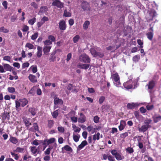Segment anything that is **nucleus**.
<instances>
[{
  "label": "nucleus",
  "instance_id": "nucleus-24",
  "mask_svg": "<svg viewBox=\"0 0 161 161\" xmlns=\"http://www.w3.org/2000/svg\"><path fill=\"white\" fill-rule=\"evenodd\" d=\"M51 48V47L50 46H45L43 48V51L44 54H47L50 51Z\"/></svg>",
  "mask_w": 161,
  "mask_h": 161
},
{
  "label": "nucleus",
  "instance_id": "nucleus-18",
  "mask_svg": "<svg viewBox=\"0 0 161 161\" xmlns=\"http://www.w3.org/2000/svg\"><path fill=\"white\" fill-rule=\"evenodd\" d=\"M146 36L148 39L152 41L153 37V32H148L146 34Z\"/></svg>",
  "mask_w": 161,
  "mask_h": 161
},
{
  "label": "nucleus",
  "instance_id": "nucleus-30",
  "mask_svg": "<svg viewBox=\"0 0 161 161\" xmlns=\"http://www.w3.org/2000/svg\"><path fill=\"white\" fill-rule=\"evenodd\" d=\"M71 15V13L68 12L66 9H65L64 11V13L63 15V16L65 17H70Z\"/></svg>",
  "mask_w": 161,
  "mask_h": 161
},
{
  "label": "nucleus",
  "instance_id": "nucleus-64",
  "mask_svg": "<svg viewBox=\"0 0 161 161\" xmlns=\"http://www.w3.org/2000/svg\"><path fill=\"white\" fill-rule=\"evenodd\" d=\"M29 65V63L28 62H26L24 63L22 65V67L23 68H25L28 67Z\"/></svg>",
  "mask_w": 161,
  "mask_h": 161
},
{
  "label": "nucleus",
  "instance_id": "nucleus-47",
  "mask_svg": "<svg viewBox=\"0 0 161 161\" xmlns=\"http://www.w3.org/2000/svg\"><path fill=\"white\" fill-rule=\"evenodd\" d=\"M127 152L131 154L132 153L134 152V150L133 148L131 147H128L126 149Z\"/></svg>",
  "mask_w": 161,
  "mask_h": 161
},
{
  "label": "nucleus",
  "instance_id": "nucleus-12",
  "mask_svg": "<svg viewBox=\"0 0 161 161\" xmlns=\"http://www.w3.org/2000/svg\"><path fill=\"white\" fill-rule=\"evenodd\" d=\"M80 117L78 119V121L81 123H83L86 121V117L85 115L82 113L80 114Z\"/></svg>",
  "mask_w": 161,
  "mask_h": 161
},
{
  "label": "nucleus",
  "instance_id": "nucleus-60",
  "mask_svg": "<svg viewBox=\"0 0 161 161\" xmlns=\"http://www.w3.org/2000/svg\"><path fill=\"white\" fill-rule=\"evenodd\" d=\"M44 44L45 45H46V46L49 45H51L52 44V41H51L49 40H46L44 42Z\"/></svg>",
  "mask_w": 161,
  "mask_h": 161
},
{
  "label": "nucleus",
  "instance_id": "nucleus-17",
  "mask_svg": "<svg viewBox=\"0 0 161 161\" xmlns=\"http://www.w3.org/2000/svg\"><path fill=\"white\" fill-rule=\"evenodd\" d=\"M153 121L155 123H157L161 120V116L154 115L152 117Z\"/></svg>",
  "mask_w": 161,
  "mask_h": 161
},
{
  "label": "nucleus",
  "instance_id": "nucleus-45",
  "mask_svg": "<svg viewBox=\"0 0 161 161\" xmlns=\"http://www.w3.org/2000/svg\"><path fill=\"white\" fill-rule=\"evenodd\" d=\"M90 52L91 54L94 57H97V52L94 49H91L90 50Z\"/></svg>",
  "mask_w": 161,
  "mask_h": 161
},
{
  "label": "nucleus",
  "instance_id": "nucleus-9",
  "mask_svg": "<svg viewBox=\"0 0 161 161\" xmlns=\"http://www.w3.org/2000/svg\"><path fill=\"white\" fill-rule=\"evenodd\" d=\"M9 113L7 112H4L2 115V120L5 121L6 120H8L9 119Z\"/></svg>",
  "mask_w": 161,
  "mask_h": 161
},
{
  "label": "nucleus",
  "instance_id": "nucleus-53",
  "mask_svg": "<svg viewBox=\"0 0 161 161\" xmlns=\"http://www.w3.org/2000/svg\"><path fill=\"white\" fill-rule=\"evenodd\" d=\"M99 117L97 116L96 115L94 117L93 121L95 123H97L99 122Z\"/></svg>",
  "mask_w": 161,
  "mask_h": 161
},
{
  "label": "nucleus",
  "instance_id": "nucleus-55",
  "mask_svg": "<svg viewBox=\"0 0 161 161\" xmlns=\"http://www.w3.org/2000/svg\"><path fill=\"white\" fill-rule=\"evenodd\" d=\"M72 57V54L71 53H69L67 56L66 61L69 62L71 59Z\"/></svg>",
  "mask_w": 161,
  "mask_h": 161
},
{
  "label": "nucleus",
  "instance_id": "nucleus-43",
  "mask_svg": "<svg viewBox=\"0 0 161 161\" xmlns=\"http://www.w3.org/2000/svg\"><path fill=\"white\" fill-rule=\"evenodd\" d=\"M36 19L35 17L33 18L30 19L28 21V23L31 25H33L36 22Z\"/></svg>",
  "mask_w": 161,
  "mask_h": 161
},
{
  "label": "nucleus",
  "instance_id": "nucleus-7",
  "mask_svg": "<svg viewBox=\"0 0 161 161\" xmlns=\"http://www.w3.org/2000/svg\"><path fill=\"white\" fill-rule=\"evenodd\" d=\"M87 144V142L86 140H84L82 141L81 144L79 145L77 149V151H80Z\"/></svg>",
  "mask_w": 161,
  "mask_h": 161
},
{
  "label": "nucleus",
  "instance_id": "nucleus-22",
  "mask_svg": "<svg viewBox=\"0 0 161 161\" xmlns=\"http://www.w3.org/2000/svg\"><path fill=\"white\" fill-rule=\"evenodd\" d=\"M90 22L88 20H86L83 25V29L86 30L88 28L89 25H90Z\"/></svg>",
  "mask_w": 161,
  "mask_h": 161
},
{
  "label": "nucleus",
  "instance_id": "nucleus-8",
  "mask_svg": "<svg viewBox=\"0 0 161 161\" xmlns=\"http://www.w3.org/2000/svg\"><path fill=\"white\" fill-rule=\"evenodd\" d=\"M90 65V64H78L77 65V66L78 68H79L87 69L89 68Z\"/></svg>",
  "mask_w": 161,
  "mask_h": 161
},
{
  "label": "nucleus",
  "instance_id": "nucleus-39",
  "mask_svg": "<svg viewBox=\"0 0 161 161\" xmlns=\"http://www.w3.org/2000/svg\"><path fill=\"white\" fill-rule=\"evenodd\" d=\"M58 110H56L53 113H52V116L54 118H56L58 116Z\"/></svg>",
  "mask_w": 161,
  "mask_h": 161
},
{
  "label": "nucleus",
  "instance_id": "nucleus-27",
  "mask_svg": "<svg viewBox=\"0 0 161 161\" xmlns=\"http://www.w3.org/2000/svg\"><path fill=\"white\" fill-rule=\"evenodd\" d=\"M152 120L150 119H147L144 120V123L145 125L146 126H148L149 128L151 127V126L149 125V124H150Z\"/></svg>",
  "mask_w": 161,
  "mask_h": 161
},
{
  "label": "nucleus",
  "instance_id": "nucleus-15",
  "mask_svg": "<svg viewBox=\"0 0 161 161\" xmlns=\"http://www.w3.org/2000/svg\"><path fill=\"white\" fill-rule=\"evenodd\" d=\"M125 125L126 122L125 120H121L120 125L119 126V130L121 131L123 130L124 129Z\"/></svg>",
  "mask_w": 161,
  "mask_h": 161
},
{
  "label": "nucleus",
  "instance_id": "nucleus-2",
  "mask_svg": "<svg viewBox=\"0 0 161 161\" xmlns=\"http://www.w3.org/2000/svg\"><path fill=\"white\" fill-rule=\"evenodd\" d=\"M123 85L126 89H131L133 87V81L132 80H129L128 81L125 82Z\"/></svg>",
  "mask_w": 161,
  "mask_h": 161
},
{
  "label": "nucleus",
  "instance_id": "nucleus-54",
  "mask_svg": "<svg viewBox=\"0 0 161 161\" xmlns=\"http://www.w3.org/2000/svg\"><path fill=\"white\" fill-rule=\"evenodd\" d=\"M49 19L46 16H43L42 18L41 19V20L42 22L44 24L45 22L46 21H48Z\"/></svg>",
  "mask_w": 161,
  "mask_h": 161
},
{
  "label": "nucleus",
  "instance_id": "nucleus-1",
  "mask_svg": "<svg viewBox=\"0 0 161 161\" xmlns=\"http://www.w3.org/2000/svg\"><path fill=\"white\" fill-rule=\"evenodd\" d=\"M80 60L85 63H89L90 62L91 59L88 55L86 54L81 55L80 57Z\"/></svg>",
  "mask_w": 161,
  "mask_h": 161
},
{
  "label": "nucleus",
  "instance_id": "nucleus-40",
  "mask_svg": "<svg viewBox=\"0 0 161 161\" xmlns=\"http://www.w3.org/2000/svg\"><path fill=\"white\" fill-rule=\"evenodd\" d=\"M54 124V121L53 120H48V124L47 126L49 128H51L53 126Z\"/></svg>",
  "mask_w": 161,
  "mask_h": 161
},
{
  "label": "nucleus",
  "instance_id": "nucleus-46",
  "mask_svg": "<svg viewBox=\"0 0 161 161\" xmlns=\"http://www.w3.org/2000/svg\"><path fill=\"white\" fill-rule=\"evenodd\" d=\"M38 33L36 32L32 35L31 37V39L32 40H35L37 37Z\"/></svg>",
  "mask_w": 161,
  "mask_h": 161
},
{
  "label": "nucleus",
  "instance_id": "nucleus-51",
  "mask_svg": "<svg viewBox=\"0 0 161 161\" xmlns=\"http://www.w3.org/2000/svg\"><path fill=\"white\" fill-rule=\"evenodd\" d=\"M105 97L104 96H101L99 99V103L100 104H102L104 101Z\"/></svg>",
  "mask_w": 161,
  "mask_h": 161
},
{
  "label": "nucleus",
  "instance_id": "nucleus-58",
  "mask_svg": "<svg viewBox=\"0 0 161 161\" xmlns=\"http://www.w3.org/2000/svg\"><path fill=\"white\" fill-rule=\"evenodd\" d=\"M104 56V54L100 52H97V57H98L100 58H103Z\"/></svg>",
  "mask_w": 161,
  "mask_h": 161
},
{
  "label": "nucleus",
  "instance_id": "nucleus-62",
  "mask_svg": "<svg viewBox=\"0 0 161 161\" xmlns=\"http://www.w3.org/2000/svg\"><path fill=\"white\" fill-rule=\"evenodd\" d=\"M88 91L90 93H93L95 92L94 89L93 88H88Z\"/></svg>",
  "mask_w": 161,
  "mask_h": 161
},
{
  "label": "nucleus",
  "instance_id": "nucleus-59",
  "mask_svg": "<svg viewBox=\"0 0 161 161\" xmlns=\"http://www.w3.org/2000/svg\"><path fill=\"white\" fill-rule=\"evenodd\" d=\"M139 110L141 112L142 114L145 113L147 111L146 109L144 108L143 107H141Z\"/></svg>",
  "mask_w": 161,
  "mask_h": 161
},
{
  "label": "nucleus",
  "instance_id": "nucleus-44",
  "mask_svg": "<svg viewBox=\"0 0 161 161\" xmlns=\"http://www.w3.org/2000/svg\"><path fill=\"white\" fill-rule=\"evenodd\" d=\"M100 133L97 132L96 135H94L93 136V140L95 141L96 140H97L99 139Z\"/></svg>",
  "mask_w": 161,
  "mask_h": 161
},
{
  "label": "nucleus",
  "instance_id": "nucleus-57",
  "mask_svg": "<svg viewBox=\"0 0 161 161\" xmlns=\"http://www.w3.org/2000/svg\"><path fill=\"white\" fill-rule=\"evenodd\" d=\"M8 4V3L7 1H5L3 2L2 5L4 7L5 9H6L7 8V5Z\"/></svg>",
  "mask_w": 161,
  "mask_h": 161
},
{
  "label": "nucleus",
  "instance_id": "nucleus-13",
  "mask_svg": "<svg viewBox=\"0 0 161 161\" xmlns=\"http://www.w3.org/2000/svg\"><path fill=\"white\" fill-rule=\"evenodd\" d=\"M147 86H148V89L150 90L153 89L155 86V81L153 80L149 81L148 84L147 85Z\"/></svg>",
  "mask_w": 161,
  "mask_h": 161
},
{
  "label": "nucleus",
  "instance_id": "nucleus-26",
  "mask_svg": "<svg viewBox=\"0 0 161 161\" xmlns=\"http://www.w3.org/2000/svg\"><path fill=\"white\" fill-rule=\"evenodd\" d=\"M23 121L25 124V125L27 128H29L30 126L31 125V123L30 122L28 119H24Z\"/></svg>",
  "mask_w": 161,
  "mask_h": 161
},
{
  "label": "nucleus",
  "instance_id": "nucleus-23",
  "mask_svg": "<svg viewBox=\"0 0 161 161\" xmlns=\"http://www.w3.org/2000/svg\"><path fill=\"white\" fill-rule=\"evenodd\" d=\"M54 103L55 104H57L59 103L62 104L63 103V102L62 99H59L58 98L56 97L54 98Z\"/></svg>",
  "mask_w": 161,
  "mask_h": 161
},
{
  "label": "nucleus",
  "instance_id": "nucleus-37",
  "mask_svg": "<svg viewBox=\"0 0 161 161\" xmlns=\"http://www.w3.org/2000/svg\"><path fill=\"white\" fill-rule=\"evenodd\" d=\"M118 160H120L124 158V157L123 156L122 157L121 156V155L119 153H118L116 155L114 156Z\"/></svg>",
  "mask_w": 161,
  "mask_h": 161
},
{
  "label": "nucleus",
  "instance_id": "nucleus-36",
  "mask_svg": "<svg viewBox=\"0 0 161 161\" xmlns=\"http://www.w3.org/2000/svg\"><path fill=\"white\" fill-rule=\"evenodd\" d=\"M80 137V135H75L73 134V139L75 142H77L79 141Z\"/></svg>",
  "mask_w": 161,
  "mask_h": 161
},
{
  "label": "nucleus",
  "instance_id": "nucleus-38",
  "mask_svg": "<svg viewBox=\"0 0 161 161\" xmlns=\"http://www.w3.org/2000/svg\"><path fill=\"white\" fill-rule=\"evenodd\" d=\"M30 148L31 152L33 154H36L37 153V150L36 148V147H31Z\"/></svg>",
  "mask_w": 161,
  "mask_h": 161
},
{
  "label": "nucleus",
  "instance_id": "nucleus-14",
  "mask_svg": "<svg viewBox=\"0 0 161 161\" xmlns=\"http://www.w3.org/2000/svg\"><path fill=\"white\" fill-rule=\"evenodd\" d=\"M19 101L21 103V106L22 107H25L28 103V101L27 99L25 98L20 99L19 100Z\"/></svg>",
  "mask_w": 161,
  "mask_h": 161
},
{
  "label": "nucleus",
  "instance_id": "nucleus-41",
  "mask_svg": "<svg viewBox=\"0 0 161 161\" xmlns=\"http://www.w3.org/2000/svg\"><path fill=\"white\" fill-rule=\"evenodd\" d=\"M80 37L79 35H76L73 38V41L74 43L77 42L79 40Z\"/></svg>",
  "mask_w": 161,
  "mask_h": 161
},
{
  "label": "nucleus",
  "instance_id": "nucleus-49",
  "mask_svg": "<svg viewBox=\"0 0 161 161\" xmlns=\"http://www.w3.org/2000/svg\"><path fill=\"white\" fill-rule=\"evenodd\" d=\"M31 6L35 9H36L38 8V4L35 2H33L31 3Z\"/></svg>",
  "mask_w": 161,
  "mask_h": 161
},
{
  "label": "nucleus",
  "instance_id": "nucleus-33",
  "mask_svg": "<svg viewBox=\"0 0 161 161\" xmlns=\"http://www.w3.org/2000/svg\"><path fill=\"white\" fill-rule=\"evenodd\" d=\"M63 148L67 151L71 152L72 151V149L71 147L67 145H65L64 147L62 148V149L63 150Z\"/></svg>",
  "mask_w": 161,
  "mask_h": 161
},
{
  "label": "nucleus",
  "instance_id": "nucleus-35",
  "mask_svg": "<svg viewBox=\"0 0 161 161\" xmlns=\"http://www.w3.org/2000/svg\"><path fill=\"white\" fill-rule=\"evenodd\" d=\"M53 149V147L49 146V148H47L44 151V154L46 155H48L50 153L51 150Z\"/></svg>",
  "mask_w": 161,
  "mask_h": 161
},
{
  "label": "nucleus",
  "instance_id": "nucleus-56",
  "mask_svg": "<svg viewBox=\"0 0 161 161\" xmlns=\"http://www.w3.org/2000/svg\"><path fill=\"white\" fill-rule=\"evenodd\" d=\"M128 136V133L126 132L120 135V137L121 138H124Z\"/></svg>",
  "mask_w": 161,
  "mask_h": 161
},
{
  "label": "nucleus",
  "instance_id": "nucleus-61",
  "mask_svg": "<svg viewBox=\"0 0 161 161\" xmlns=\"http://www.w3.org/2000/svg\"><path fill=\"white\" fill-rule=\"evenodd\" d=\"M58 130L60 132L63 133L64 131V128L62 126L58 127Z\"/></svg>",
  "mask_w": 161,
  "mask_h": 161
},
{
  "label": "nucleus",
  "instance_id": "nucleus-3",
  "mask_svg": "<svg viewBox=\"0 0 161 161\" xmlns=\"http://www.w3.org/2000/svg\"><path fill=\"white\" fill-rule=\"evenodd\" d=\"M52 5L54 6H56L60 9H61L64 8V4L60 0L54 1L53 2Z\"/></svg>",
  "mask_w": 161,
  "mask_h": 161
},
{
  "label": "nucleus",
  "instance_id": "nucleus-16",
  "mask_svg": "<svg viewBox=\"0 0 161 161\" xmlns=\"http://www.w3.org/2000/svg\"><path fill=\"white\" fill-rule=\"evenodd\" d=\"M37 49V51L36 53L37 56L38 58H40L42 56V47L40 46H38Z\"/></svg>",
  "mask_w": 161,
  "mask_h": 161
},
{
  "label": "nucleus",
  "instance_id": "nucleus-5",
  "mask_svg": "<svg viewBox=\"0 0 161 161\" xmlns=\"http://www.w3.org/2000/svg\"><path fill=\"white\" fill-rule=\"evenodd\" d=\"M138 103H128L126 107L128 109H132L138 107Z\"/></svg>",
  "mask_w": 161,
  "mask_h": 161
},
{
  "label": "nucleus",
  "instance_id": "nucleus-20",
  "mask_svg": "<svg viewBox=\"0 0 161 161\" xmlns=\"http://www.w3.org/2000/svg\"><path fill=\"white\" fill-rule=\"evenodd\" d=\"M37 109L34 108H30L29 109V111L31 113L32 115L34 116L36 113Z\"/></svg>",
  "mask_w": 161,
  "mask_h": 161
},
{
  "label": "nucleus",
  "instance_id": "nucleus-63",
  "mask_svg": "<svg viewBox=\"0 0 161 161\" xmlns=\"http://www.w3.org/2000/svg\"><path fill=\"white\" fill-rule=\"evenodd\" d=\"M43 159L45 161H49L50 159V157L48 155H46L44 157Z\"/></svg>",
  "mask_w": 161,
  "mask_h": 161
},
{
  "label": "nucleus",
  "instance_id": "nucleus-52",
  "mask_svg": "<svg viewBox=\"0 0 161 161\" xmlns=\"http://www.w3.org/2000/svg\"><path fill=\"white\" fill-rule=\"evenodd\" d=\"M48 39L49 40L52 41V42H54L55 40V37L52 35H49L48 36Z\"/></svg>",
  "mask_w": 161,
  "mask_h": 161
},
{
  "label": "nucleus",
  "instance_id": "nucleus-42",
  "mask_svg": "<svg viewBox=\"0 0 161 161\" xmlns=\"http://www.w3.org/2000/svg\"><path fill=\"white\" fill-rule=\"evenodd\" d=\"M0 32H2L6 33L9 32V30L5 28L4 26H2L0 28Z\"/></svg>",
  "mask_w": 161,
  "mask_h": 161
},
{
  "label": "nucleus",
  "instance_id": "nucleus-25",
  "mask_svg": "<svg viewBox=\"0 0 161 161\" xmlns=\"http://www.w3.org/2000/svg\"><path fill=\"white\" fill-rule=\"evenodd\" d=\"M9 140L11 142L15 144L18 142V139L16 137L13 136L10 137Z\"/></svg>",
  "mask_w": 161,
  "mask_h": 161
},
{
  "label": "nucleus",
  "instance_id": "nucleus-11",
  "mask_svg": "<svg viewBox=\"0 0 161 161\" xmlns=\"http://www.w3.org/2000/svg\"><path fill=\"white\" fill-rule=\"evenodd\" d=\"M149 128L148 126H146L145 125H142L141 127L138 128V130L139 132H144L146 131L148 128Z\"/></svg>",
  "mask_w": 161,
  "mask_h": 161
},
{
  "label": "nucleus",
  "instance_id": "nucleus-6",
  "mask_svg": "<svg viewBox=\"0 0 161 161\" xmlns=\"http://www.w3.org/2000/svg\"><path fill=\"white\" fill-rule=\"evenodd\" d=\"M112 77L114 81L115 82H118V85H120L121 84L119 81V76L118 73L113 74L112 75Z\"/></svg>",
  "mask_w": 161,
  "mask_h": 161
},
{
  "label": "nucleus",
  "instance_id": "nucleus-34",
  "mask_svg": "<svg viewBox=\"0 0 161 161\" xmlns=\"http://www.w3.org/2000/svg\"><path fill=\"white\" fill-rule=\"evenodd\" d=\"M21 105V103L20 102L17 100L15 101V107L16 110L17 111L19 110V107Z\"/></svg>",
  "mask_w": 161,
  "mask_h": 161
},
{
  "label": "nucleus",
  "instance_id": "nucleus-19",
  "mask_svg": "<svg viewBox=\"0 0 161 161\" xmlns=\"http://www.w3.org/2000/svg\"><path fill=\"white\" fill-rule=\"evenodd\" d=\"M3 67L5 70L6 71H11L13 67L10 66L9 64H3Z\"/></svg>",
  "mask_w": 161,
  "mask_h": 161
},
{
  "label": "nucleus",
  "instance_id": "nucleus-48",
  "mask_svg": "<svg viewBox=\"0 0 161 161\" xmlns=\"http://www.w3.org/2000/svg\"><path fill=\"white\" fill-rule=\"evenodd\" d=\"M8 91L9 92L13 93L15 92V89L13 87H9L8 88Z\"/></svg>",
  "mask_w": 161,
  "mask_h": 161
},
{
  "label": "nucleus",
  "instance_id": "nucleus-32",
  "mask_svg": "<svg viewBox=\"0 0 161 161\" xmlns=\"http://www.w3.org/2000/svg\"><path fill=\"white\" fill-rule=\"evenodd\" d=\"M140 59V56L139 55H137L134 56L132 58L133 61L135 62H138Z\"/></svg>",
  "mask_w": 161,
  "mask_h": 161
},
{
  "label": "nucleus",
  "instance_id": "nucleus-31",
  "mask_svg": "<svg viewBox=\"0 0 161 161\" xmlns=\"http://www.w3.org/2000/svg\"><path fill=\"white\" fill-rule=\"evenodd\" d=\"M25 47L28 48L29 49H35L36 48H34L33 45L30 43H26L25 45Z\"/></svg>",
  "mask_w": 161,
  "mask_h": 161
},
{
  "label": "nucleus",
  "instance_id": "nucleus-50",
  "mask_svg": "<svg viewBox=\"0 0 161 161\" xmlns=\"http://www.w3.org/2000/svg\"><path fill=\"white\" fill-rule=\"evenodd\" d=\"M47 140L48 141L47 142V144H48L53 143L55 141V139L54 138H50Z\"/></svg>",
  "mask_w": 161,
  "mask_h": 161
},
{
  "label": "nucleus",
  "instance_id": "nucleus-4",
  "mask_svg": "<svg viewBox=\"0 0 161 161\" xmlns=\"http://www.w3.org/2000/svg\"><path fill=\"white\" fill-rule=\"evenodd\" d=\"M66 27L65 21L64 20H61L59 23V28L61 30H65Z\"/></svg>",
  "mask_w": 161,
  "mask_h": 161
},
{
  "label": "nucleus",
  "instance_id": "nucleus-29",
  "mask_svg": "<svg viewBox=\"0 0 161 161\" xmlns=\"http://www.w3.org/2000/svg\"><path fill=\"white\" fill-rule=\"evenodd\" d=\"M48 8L47 6H42L39 11V13H43L46 12Z\"/></svg>",
  "mask_w": 161,
  "mask_h": 161
},
{
  "label": "nucleus",
  "instance_id": "nucleus-10",
  "mask_svg": "<svg viewBox=\"0 0 161 161\" xmlns=\"http://www.w3.org/2000/svg\"><path fill=\"white\" fill-rule=\"evenodd\" d=\"M28 78L29 80L32 83L37 82V81L36 77L32 74H30L28 76Z\"/></svg>",
  "mask_w": 161,
  "mask_h": 161
},
{
  "label": "nucleus",
  "instance_id": "nucleus-21",
  "mask_svg": "<svg viewBox=\"0 0 161 161\" xmlns=\"http://www.w3.org/2000/svg\"><path fill=\"white\" fill-rule=\"evenodd\" d=\"M156 12L155 11H154L153 13L152 14V13H149V15L150 16V18L149 19H147V20L148 22H150L153 20V18L155 16V14Z\"/></svg>",
  "mask_w": 161,
  "mask_h": 161
},
{
  "label": "nucleus",
  "instance_id": "nucleus-28",
  "mask_svg": "<svg viewBox=\"0 0 161 161\" xmlns=\"http://www.w3.org/2000/svg\"><path fill=\"white\" fill-rule=\"evenodd\" d=\"M24 148L18 147H17L15 150H14V152L15 153H22L24 152Z\"/></svg>",
  "mask_w": 161,
  "mask_h": 161
}]
</instances>
